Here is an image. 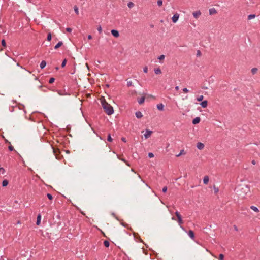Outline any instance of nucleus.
<instances>
[{
	"label": "nucleus",
	"mask_w": 260,
	"mask_h": 260,
	"mask_svg": "<svg viewBox=\"0 0 260 260\" xmlns=\"http://www.w3.org/2000/svg\"><path fill=\"white\" fill-rule=\"evenodd\" d=\"M148 157L149 158H152L154 157V154L153 153H151V152H150L148 153Z\"/></svg>",
	"instance_id": "nucleus-41"
},
{
	"label": "nucleus",
	"mask_w": 260,
	"mask_h": 260,
	"mask_svg": "<svg viewBox=\"0 0 260 260\" xmlns=\"http://www.w3.org/2000/svg\"><path fill=\"white\" fill-rule=\"evenodd\" d=\"M183 91L184 92H188L189 91L188 89H187L186 88H184L183 89H182Z\"/></svg>",
	"instance_id": "nucleus-46"
},
{
	"label": "nucleus",
	"mask_w": 260,
	"mask_h": 260,
	"mask_svg": "<svg viewBox=\"0 0 260 260\" xmlns=\"http://www.w3.org/2000/svg\"><path fill=\"white\" fill-rule=\"evenodd\" d=\"M57 92L60 95H63L67 94V93H63L61 90H58V91H57Z\"/></svg>",
	"instance_id": "nucleus-32"
},
{
	"label": "nucleus",
	"mask_w": 260,
	"mask_h": 260,
	"mask_svg": "<svg viewBox=\"0 0 260 260\" xmlns=\"http://www.w3.org/2000/svg\"><path fill=\"white\" fill-rule=\"evenodd\" d=\"M121 140H122L123 142H126V139H125V138H124V137H122V138H121Z\"/></svg>",
	"instance_id": "nucleus-48"
},
{
	"label": "nucleus",
	"mask_w": 260,
	"mask_h": 260,
	"mask_svg": "<svg viewBox=\"0 0 260 260\" xmlns=\"http://www.w3.org/2000/svg\"><path fill=\"white\" fill-rule=\"evenodd\" d=\"M51 40V34L48 33L47 35V40L50 41Z\"/></svg>",
	"instance_id": "nucleus-28"
},
{
	"label": "nucleus",
	"mask_w": 260,
	"mask_h": 260,
	"mask_svg": "<svg viewBox=\"0 0 260 260\" xmlns=\"http://www.w3.org/2000/svg\"><path fill=\"white\" fill-rule=\"evenodd\" d=\"M192 14L195 18H198L201 15V13L200 11H197L193 12Z\"/></svg>",
	"instance_id": "nucleus-7"
},
{
	"label": "nucleus",
	"mask_w": 260,
	"mask_h": 260,
	"mask_svg": "<svg viewBox=\"0 0 260 260\" xmlns=\"http://www.w3.org/2000/svg\"><path fill=\"white\" fill-rule=\"evenodd\" d=\"M162 0H158L157 2V5L158 6H161L162 5Z\"/></svg>",
	"instance_id": "nucleus-33"
},
{
	"label": "nucleus",
	"mask_w": 260,
	"mask_h": 260,
	"mask_svg": "<svg viewBox=\"0 0 260 260\" xmlns=\"http://www.w3.org/2000/svg\"><path fill=\"white\" fill-rule=\"evenodd\" d=\"M141 181H142L143 183H145V181H144V180L141 179Z\"/></svg>",
	"instance_id": "nucleus-62"
},
{
	"label": "nucleus",
	"mask_w": 260,
	"mask_h": 260,
	"mask_svg": "<svg viewBox=\"0 0 260 260\" xmlns=\"http://www.w3.org/2000/svg\"><path fill=\"white\" fill-rule=\"evenodd\" d=\"M54 80H55V79L54 78L52 77V78H50V79L49 80V83L51 84L53 82H54Z\"/></svg>",
	"instance_id": "nucleus-38"
},
{
	"label": "nucleus",
	"mask_w": 260,
	"mask_h": 260,
	"mask_svg": "<svg viewBox=\"0 0 260 260\" xmlns=\"http://www.w3.org/2000/svg\"><path fill=\"white\" fill-rule=\"evenodd\" d=\"M66 30L68 32H71L72 31V28H71L70 27H68V28H67Z\"/></svg>",
	"instance_id": "nucleus-47"
},
{
	"label": "nucleus",
	"mask_w": 260,
	"mask_h": 260,
	"mask_svg": "<svg viewBox=\"0 0 260 260\" xmlns=\"http://www.w3.org/2000/svg\"><path fill=\"white\" fill-rule=\"evenodd\" d=\"M10 58H11L13 60V61H15V62H16V59H15V58H12V57H10Z\"/></svg>",
	"instance_id": "nucleus-55"
},
{
	"label": "nucleus",
	"mask_w": 260,
	"mask_h": 260,
	"mask_svg": "<svg viewBox=\"0 0 260 260\" xmlns=\"http://www.w3.org/2000/svg\"><path fill=\"white\" fill-rule=\"evenodd\" d=\"M47 197L49 199V200H52V199H53L52 196L51 194H50V193H47Z\"/></svg>",
	"instance_id": "nucleus-34"
},
{
	"label": "nucleus",
	"mask_w": 260,
	"mask_h": 260,
	"mask_svg": "<svg viewBox=\"0 0 260 260\" xmlns=\"http://www.w3.org/2000/svg\"><path fill=\"white\" fill-rule=\"evenodd\" d=\"M135 115L137 118H141L143 117V114L140 111H137Z\"/></svg>",
	"instance_id": "nucleus-12"
},
{
	"label": "nucleus",
	"mask_w": 260,
	"mask_h": 260,
	"mask_svg": "<svg viewBox=\"0 0 260 260\" xmlns=\"http://www.w3.org/2000/svg\"><path fill=\"white\" fill-rule=\"evenodd\" d=\"M167 190V186H164L163 188H162V192L165 193Z\"/></svg>",
	"instance_id": "nucleus-44"
},
{
	"label": "nucleus",
	"mask_w": 260,
	"mask_h": 260,
	"mask_svg": "<svg viewBox=\"0 0 260 260\" xmlns=\"http://www.w3.org/2000/svg\"><path fill=\"white\" fill-rule=\"evenodd\" d=\"M111 34L116 38H117L119 36V32L115 29H112L111 31Z\"/></svg>",
	"instance_id": "nucleus-5"
},
{
	"label": "nucleus",
	"mask_w": 260,
	"mask_h": 260,
	"mask_svg": "<svg viewBox=\"0 0 260 260\" xmlns=\"http://www.w3.org/2000/svg\"><path fill=\"white\" fill-rule=\"evenodd\" d=\"M201 119L199 117H197L194 118L192 120V123L193 124H196L199 123L200 122Z\"/></svg>",
	"instance_id": "nucleus-11"
},
{
	"label": "nucleus",
	"mask_w": 260,
	"mask_h": 260,
	"mask_svg": "<svg viewBox=\"0 0 260 260\" xmlns=\"http://www.w3.org/2000/svg\"><path fill=\"white\" fill-rule=\"evenodd\" d=\"M107 140L109 142H112L113 139L111 137V135L110 134H108L107 137Z\"/></svg>",
	"instance_id": "nucleus-31"
},
{
	"label": "nucleus",
	"mask_w": 260,
	"mask_h": 260,
	"mask_svg": "<svg viewBox=\"0 0 260 260\" xmlns=\"http://www.w3.org/2000/svg\"><path fill=\"white\" fill-rule=\"evenodd\" d=\"M88 39H91L92 38V37L91 35H89L88 36Z\"/></svg>",
	"instance_id": "nucleus-51"
},
{
	"label": "nucleus",
	"mask_w": 260,
	"mask_h": 260,
	"mask_svg": "<svg viewBox=\"0 0 260 260\" xmlns=\"http://www.w3.org/2000/svg\"><path fill=\"white\" fill-rule=\"evenodd\" d=\"M188 236L191 239H194V234L192 230H189L188 232Z\"/></svg>",
	"instance_id": "nucleus-10"
},
{
	"label": "nucleus",
	"mask_w": 260,
	"mask_h": 260,
	"mask_svg": "<svg viewBox=\"0 0 260 260\" xmlns=\"http://www.w3.org/2000/svg\"><path fill=\"white\" fill-rule=\"evenodd\" d=\"M121 160L124 162H126V160L124 159H121Z\"/></svg>",
	"instance_id": "nucleus-60"
},
{
	"label": "nucleus",
	"mask_w": 260,
	"mask_h": 260,
	"mask_svg": "<svg viewBox=\"0 0 260 260\" xmlns=\"http://www.w3.org/2000/svg\"><path fill=\"white\" fill-rule=\"evenodd\" d=\"M62 42L61 41H59L57 43V44L54 46V49H57L59 47H60L62 45Z\"/></svg>",
	"instance_id": "nucleus-19"
},
{
	"label": "nucleus",
	"mask_w": 260,
	"mask_h": 260,
	"mask_svg": "<svg viewBox=\"0 0 260 260\" xmlns=\"http://www.w3.org/2000/svg\"><path fill=\"white\" fill-rule=\"evenodd\" d=\"M52 148L53 149L54 153L55 154V151L53 147Z\"/></svg>",
	"instance_id": "nucleus-57"
},
{
	"label": "nucleus",
	"mask_w": 260,
	"mask_h": 260,
	"mask_svg": "<svg viewBox=\"0 0 260 260\" xmlns=\"http://www.w3.org/2000/svg\"><path fill=\"white\" fill-rule=\"evenodd\" d=\"M250 208L256 212H258L259 211L258 209L254 206H251Z\"/></svg>",
	"instance_id": "nucleus-21"
},
{
	"label": "nucleus",
	"mask_w": 260,
	"mask_h": 260,
	"mask_svg": "<svg viewBox=\"0 0 260 260\" xmlns=\"http://www.w3.org/2000/svg\"><path fill=\"white\" fill-rule=\"evenodd\" d=\"M234 229H235V230H236V231H237V230H238V229H237V226H235V225L234 226Z\"/></svg>",
	"instance_id": "nucleus-56"
},
{
	"label": "nucleus",
	"mask_w": 260,
	"mask_h": 260,
	"mask_svg": "<svg viewBox=\"0 0 260 260\" xmlns=\"http://www.w3.org/2000/svg\"><path fill=\"white\" fill-rule=\"evenodd\" d=\"M127 6L129 8H132L134 6V4L132 2H129L127 4Z\"/></svg>",
	"instance_id": "nucleus-24"
},
{
	"label": "nucleus",
	"mask_w": 260,
	"mask_h": 260,
	"mask_svg": "<svg viewBox=\"0 0 260 260\" xmlns=\"http://www.w3.org/2000/svg\"><path fill=\"white\" fill-rule=\"evenodd\" d=\"M203 98H204V96L202 95H200V96L198 97L197 98V100L199 102H200L203 100Z\"/></svg>",
	"instance_id": "nucleus-29"
},
{
	"label": "nucleus",
	"mask_w": 260,
	"mask_h": 260,
	"mask_svg": "<svg viewBox=\"0 0 260 260\" xmlns=\"http://www.w3.org/2000/svg\"><path fill=\"white\" fill-rule=\"evenodd\" d=\"M224 255L223 254H220L219 256V260H223Z\"/></svg>",
	"instance_id": "nucleus-37"
},
{
	"label": "nucleus",
	"mask_w": 260,
	"mask_h": 260,
	"mask_svg": "<svg viewBox=\"0 0 260 260\" xmlns=\"http://www.w3.org/2000/svg\"><path fill=\"white\" fill-rule=\"evenodd\" d=\"M255 14H250L248 16V20H251L252 19H253L255 17Z\"/></svg>",
	"instance_id": "nucleus-22"
},
{
	"label": "nucleus",
	"mask_w": 260,
	"mask_h": 260,
	"mask_svg": "<svg viewBox=\"0 0 260 260\" xmlns=\"http://www.w3.org/2000/svg\"><path fill=\"white\" fill-rule=\"evenodd\" d=\"M146 185L147 186V187H148L149 188H150V187L147 184H146Z\"/></svg>",
	"instance_id": "nucleus-59"
},
{
	"label": "nucleus",
	"mask_w": 260,
	"mask_h": 260,
	"mask_svg": "<svg viewBox=\"0 0 260 260\" xmlns=\"http://www.w3.org/2000/svg\"><path fill=\"white\" fill-rule=\"evenodd\" d=\"M74 10L75 11V12L78 15L79 14V10L77 6H74Z\"/></svg>",
	"instance_id": "nucleus-26"
},
{
	"label": "nucleus",
	"mask_w": 260,
	"mask_h": 260,
	"mask_svg": "<svg viewBox=\"0 0 260 260\" xmlns=\"http://www.w3.org/2000/svg\"><path fill=\"white\" fill-rule=\"evenodd\" d=\"M46 65V62L45 60H42L41 62V63L40 64V67L41 69H43L45 67Z\"/></svg>",
	"instance_id": "nucleus-16"
},
{
	"label": "nucleus",
	"mask_w": 260,
	"mask_h": 260,
	"mask_svg": "<svg viewBox=\"0 0 260 260\" xmlns=\"http://www.w3.org/2000/svg\"><path fill=\"white\" fill-rule=\"evenodd\" d=\"M201 55V53L200 50H198L197 52V56H200Z\"/></svg>",
	"instance_id": "nucleus-49"
},
{
	"label": "nucleus",
	"mask_w": 260,
	"mask_h": 260,
	"mask_svg": "<svg viewBox=\"0 0 260 260\" xmlns=\"http://www.w3.org/2000/svg\"><path fill=\"white\" fill-rule=\"evenodd\" d=\"M66 63H67V60H66V59H64L62 61V63H61V67H62V68L64 67H65V66H66Z\"/></svg>",
	"instance_id": "nucleus-30"
},
{
	"label": "nucleus",
	"mask_w": 260,
	"mask_h": 260,
	"mask_svg": "<svg viewBox=\"0 0 260 260\" xmlns=\"http://www.w3.org/2000/svg\"><path fill=\"white\" fill-rule=\"evenodd\" d=\"M209 14L210 15H212L216 14L217 13V11L215 8H210L209 10Z\"/></svg>",
	"instance_id": "nucleus-6"
},
{
	"label": "nucleus",
	"mask_w": 260,
	"mask_h": 260,
	"mask_svg": "<svg viewBox=\"0 0 260 260\" xmlns=\"http://www.w3.org/2000/svg\"><path fill=\"white\" fill-rule=\"evenodd\" d=\"M200 105L204 108H206L208 106V101L207 100L202 101L200 103Z\"/></svg>",
	"instance_id": "nucleus-9"
},
{
	"label": "nucleus",
	"mask_w": 260,
	"mask_h": 260,
	"mask_svg": "<svg viewBox=\"0 0 260 260\" xmlns=\"http://www.w3.org/2000/svg\"><path fill=\"white\" fill-rule=\"evenodd\" d=\"M10 151H13L14 150V147L12 145H10L8 147Z\"/></svg>",
	"instance_id": "nucleus-43"
},
{
	"label": "nucleus",
	"mask_w": 260,
	"mask_h": 260,
	"mask_svg": "<svg viewBox=\"0 0 260 260\" xmlns=\"http://www.w3.org/2000/svg\"><path fill=\"white\" fill-rule=\"evenodd\" d=\"M152 133V131L149 129H146L145 133L144 134V136L145 139H148L151 136V135Z\"/></svg>",
	"instance_id": "nucleus-3"
},
{
	"label": "nucleus",
	"mask_w": 260,
	"mask_h": 260,
	"mask_svg": "<svg viewBox=\"0 0 260 260\" xmlns=\"http://www.w3.org/2000/svg\"><path fill=\"white\" fill-rule=\"evenodd\" d=\"M138 178H139L140 179L141 178V176L140 175H139V174H138Z\"/></svg>",
	"instance_id": "nucleus-63"
},
{
	"label": "nucleus",
	"mask_w": 260,
	"mask_h": 260,
	"mask_svg": "<svg viewBox=\"0 0 260 260\" xmlns=\"http://www.w3.org/2000/svg\"><path fill=\"white\" fill-rule=\"evenodd\" d=\"M5 55H6V56H7L8 57H10V56L9 55V54H8V52H5Z\"/></svg>",
	"instance_id": "nucleus-54"
},
{
	"label": "nucleus",
	"mask_w": 260,
	"mask_h": 260,
	"mask_svg": "<svg viewBox=\"0 0 260 260\" xmlns=\"http://www.w3.org/2000/svg\"><path fill=\"white\" fill-rule=\"evenodd\" d=\"M98 31H99L100 34L102 33V27H101V25H99L98 27Z\"/></svg>",
	"instance_id": "nucleus-36"
},
{
	"label": "nucleus",
	"mask_w": 260,
	"mask_h": 260,
	"mask_svg": "<svg viewBox=\"0 0 260 260\" xmlns=\"http://www.w3.org/2000/svg\"><path fill=\"white\" fill-rule=\"evenodd\" d=\"M145 96H142L140 99L138 100V102L139 104H142L145 101Z\"/></svg>",
	"instance_id": "nucleus-15"
},
{
	"label": "nucleus",
	"mask_w": 260,
	"mask_h": 260,
	"mask_svg": "<svg viewBox=\"0 0 260 260\" xmlns=\"http://www.w3.org/2000/svg\"><path fill=\"white\" fill-rule=\"evenodd\" d=\"M2 45L4 47H6V41H5V39H3L2 40Z\"/></svg>",
	"instance_id": "nucleus-35"
},
{
	"label": "nucleus",
	"mask_w": 260,
	"mask_h": 260,
	"mask_svg": "<svg viewBox=\"0 0 260 260\" xmlns=\"http://www.w3.org/2000/svg\"><path fill=\"white\" fill-rule=\"evenodd\" d=\"M17 66L20 67L22 69H24L19 63H17Z\"/></svg>",
	"instance_id": "nucleus-50"
},
{
	"label": "nucleus",
	"mask_w": 260,
	"mask_h": 260,
	"mask_svg": "<svg viewBox=\"0 0 260 260\" xmlns=\"http://www.w3.org/2000/svg\"><path fill=\"white\" fill-rule=\"evenodd\" d=\"M104 245L106 247H108L109 246V242L107 240L104 241Z\"/></svg>",
	"instance_id": "nucleus-27"
},
{
	"label": "nucleus",
	"mask_w": 260,
	"mask_h": 260,
	"mask_svg": "<svg viewBox=\"0 0 260 260\" xmlns=\"http://www.w3.org/2000/svg\"><path fill=\"white\" fill-rule=\"evenodd\" d=\"M211 255L215 258H217V257L215 255H213V254L211 253Z\"/></svg>",
	"instance_id": "nucleus-58"
},
{
	"label": "nucleus",
	"mask_w": 260,
	"mask_h": 260,
	"mask_svg": "<svg viewBox=\"0 0 260 260\" xmlns=\"http://www.w3.org/2000/svg\"><path fill=\"white\" fill-rule=\"evenodd\" d=\"M102 105L105 113L110 115L114 113L113 107L106 101L102 102Z\"/></svg>",
	"instance_id": "nucleus-1"
},
{
	"label": "nucleus",
	"mask_w": 260,
	"mask_h": 260,
	"mask_svg": "<svg viewBox=\"0 0 260 260\" xmlns=\"http://www.w3.org/2000/svg\"><path fill=\"white\" fill-rule=\"evenodd\" d=\"M9 182L7 180L5 179L2 182V186L3 187H6L8 185Z\"/></svg>",
	"instance_id": "nucleus-18"
},
{
	"label": "nucleus",
	"mask_w": 260,
	"mask_h": 260,
	"mask_svg": "<svg viewBox=\"0 0 260 260\" xmlns=\"http://www.w3.org/2000/svg\"><path fill=\"white\" fill-rule=\"evenodd\" d=\"M143 71L145 73H147L148 72V68L147 67H145L144 68H143Z\"/></svg>",
	"instance_id": "nucleus-45"
},
{
	"label": "nucleus",
	"mask_w": 260,
	"mask_h": 260,
	"mask_svg": "<svg viewBox=\"0 0 260 260\" xmlns=\"http://www.w3.org/2000/svg\"><path fill=\"white\" fill-rule=\"evenodd\" d=\"M214 190L215 193H217L219 191V189H218V187H216L215 186H214Z\"/></svg>",
	"instance_id": "nucleus-42"
},
{
	"label": "nucleus",
	"mask_w": 260,
	"mask_h": 260,
	"mask_svg": "<svg viewBox=\"0 0 260 260\" xmlns=\"http://www.w3.org/2000/svg\"><path fill=\"white\" fill-rule=\"evenodd\" d=\"M179 17V14L176 13V14H174V15L172 17V22L173 23H176L178 20Z\"/></svg>",
	"instance_id": "nucleus-4"
},
{
	"label": "nucleus",
	"mask_w": 260,
	"mask_h": 260,
	"mask_svg": "<svg viewBox=\"0 0 260 260\" xmlns=\"http://www.w3.org/2000/svg\"><path fill=\"white\" fill-rule=\"evenodd\" d=\"M164 108V105L161 103L157 105V108L159 110L163 111Z\"/></svg>",
	"instance_id": "nucleus-13"
},
{
	"label": "nucleus",
	"mask_w": 260,
	"mask_h": 260,
	"mask_svg": "<svg viewBox=\"0 0 260 260\" xmlns=\"http://www.w3.org/2000/svg\"><path fill=\"white\" fill-rule=\"evenodd\" d=\"M197 147L199 150H202L204 148V144L201 142H198L197 144Z\"/></svg>",
	"instance_id": "nucleus-8"
},
{
	"label": "nucleus",
	"mask_w": 260,
	"mask_h": 260,
	"mask_svg": "<svg viewBox=\"0 0 260 260\" xmlns=\"http://www.w3.org/2000/svg\"><path fill=\"white\" fill-rule=\"evenodd\" d=\"M185 153L184 152V150L183 149L181 150L180 152V153L178 154H177L176 156V157H179L182 154H185Z\"/></svg>",
	"instance_id": "nucleus-23"
},
{
	"label": "nucleus",
	"mask_w": 260,
	"mask_h": 260,
	"mask_svg": "<svg viewBox=\"0 0 260 260\" xmlns=\"http://www.w3.org/2000/svg\"><path fill=\"white\" fill-rule=\"evenodd\" d=\"M251 163L253 164V165H255L256 164V162L254 160H253L252 161H251Z\"/></svg>",
	"instance_id": "nucleus-53"
},
{
	"label": "nucleus",
	"mask_w": 260,
	"mask_h": 260,
	"mask_svg": "<svg viewBox=\"0 0 260 260\" xmlns=\"http://www.w3.org/2000/svg\"><path fill=\"white\" fill-rule=\"evenodd\" d=\"M154 72L156 74H160L161 73V69L159 68L154 69Z\"/></svg>",
	"instance_id": "nucleus-20"
},
{
	"label": "nucleus",
	"mask_w": 260,
	"mask_h": 260,
	"mask_svg": "<svg viewBox=\"0 0 260 260\" xmlns=\"http://www.w3.org/2000/svg\"><path fill=\"white\" fill-rule=\"evenodd\" d=\"M41 215L39 214L37 215V221H36V224L37 225H39L40 223V222H41Z\"/></svg>",
	"instance_id": "nucleus-14"
},
{
	"label": "nucleus",
	"mask_w": 260,
	"mask_h": 260,
	"mask_svg": "<svg viewBox=\"0 0 260 260\" xmlns=\"http://www.w3.org/2000/svg\"><path fill=\"white\" fill-rule=\"evenodd\" d=\"M177 218V222L178 224H179L180 228L186 232L184 228L181 225V224L183 223V220L182 219V217L181 215L179 214L178 211H176L175 213Z\"/></svg>",
	"instance_id": "nucleus-2"
},
{
	"label": "nucleus",
	"mask_w": 260,
	"mask_h": 260,
	"mask_svg": "<svg viewBox=\"0 0 260 260\" xmlns=\"http://www.w3.org/2000/svg\"><path fill=\"white\" fill-rule=\"evenodd\" d=\"M132 85V82L131 81H129L127 82V86L128 87L131 86Z\"/></svg>",
	"instance_id": "nucleus-40"
},
{
	"label": "nucleus",
	"mask_w": 260,
	"mask_h": 260,
	"mask_svg": "<svg viewBox=\"0 0 260 260\" xmlns=\"http://www.w3.org/2000/svg\"><path fill=\"white\" fill-rule=\"evenodd\" d=\"M112 215H113V216H114V217L115 216V215L114 213H112Z\"/></svg>",
	"instance_id": "nucleus-64"
},
{
	"label": "nucleus",
	"mask_w": 260,
	"mask_h": 260,
	"mask_svg": "<svg viewBox=\"0 0 260 260\" xmlns=\"http://www.w3.org/2000/svg\"><path fill=\"white\" fill-rule=\"evenodd\" d=\"M165 55H160L158 57V59L159 60H162V59H164L165 58Z\"/></svg>",
	"instance_id": "nucleus-39"
},
{
	"label": "nucleus",
	"mask_w": 260,
	"mask_h": 260,
	"mask_svg": "<svg viewBox=\"0 0 260 260\" xmlns=\"http://www.w3.org/2000/svg\"><path fill=\"white\" fill-rule=\"evenodd\" d=\"M257 71V69L256 68H253L251 69V73L253 75L255 74Z\"/></svg>",
	"instance_id": "nucleus-25"
},
{
	"label": "nucleus",
	"mask_w": 260,
	"mask_h": 260,
	"mask_svg": "<svg viewBox=\"0 0 260 260\" xmlns=\"http://www.w3.org/2000/svg\"><path fill=\"white\" fill-rule=\"evenodd\" d=\"M175 89L176 90H179V86H175Z\"/></svg>",
	"instance_id": "nucleus-52"
},
{
	"label": "nucleus",
	"mask_w": 260,
	"mask_h": 260,
	"mask_svg": "<svg viewBox=\"0 0 260 260\" xmlns=\"http://www.w3.org/2000/svg\"><path fill=\"white\" fill-rule=\"evenodd\" d=\"M209 182V177L208 176H205L203 178V182L204 184H206Z\"/></svg>",
	"instance_id": "nucleus-17"
},
{
	"label": "nucleus",
	"mask_w": 260,
	"mask_h": 260,
	"mask_svg": "<svg viewBox=\"0 0 260 260\" xmlns=\"http://www.w3.org/2000/svg\"><path fill=\"white\" fill-rule=\"evenodd\" d=\"M172 220H175V217H172Z\"/></svg>",
	"instance_id": "nucleus-61"
}]
</instances>
